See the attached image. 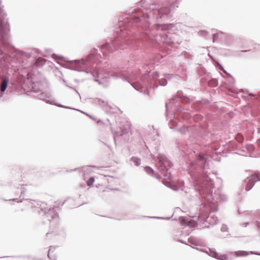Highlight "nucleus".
Instances as JSON below:
<instances>
[{
    "mask_svg": "<svg viewBox=\"0 0 260 260\" xmlns=\"http://www.w3.org/2000/svg\"><path fill=\"white\" fill-rule=\"evenodd\" d=\"M0 27V40L4 44L7 43L8 42L7 35L9 31V25L7 21L1 20Z\"/></svg>",
    "mask_w": 260,
    "mask_h": 260,
    "instance_id": "nucleus-1",
    "label": "nucleus"
},
{
    "mask_svg": "<svg viewBox=\"0 0 260 260\" xmlns=\"http://www.w3.org/2000/svg\"><path fill=\"white\" fill-rule=\"evenodd\" d=\"M230 254L235 255L236 256L239 257V256H248L249 254V252L246 251H238L234 252H231L230 253Z\"/></svg>",
    "mask_w": 260,
    "mask_h": 260,
    "instance_id": "nucleus-2",
    "label": "nucleus"
},
{
    "mask_svg": "<svg viewBox=\"0 0 260 260\" xmlns=\"http://www.w3.org/2000/svg\"><path fill=\"white\" fill-rule=\"evenodd\" d=\"M8 80L7 79H5V78L3 79L2 84H1V90L2 92H4L6 90V89L8 86Z\"/></svg>",
    "mask_w": 260,
    "mask_h": 260,
    "instance_id": "nucleus-3",
    "label": "nucleus"
},
{
    "mask_svg": "<svg viewBox=\"0 0 260 260\" xmlns=\"http://www.w3.org/2000/svg\"><path fill=\"white\" fill-rule=\"evenodd\" d=\"M249 179L250 181H251V182H252L253 183H254L256 181L259 180V177L258 175H257V174H253V175H251L249 177Z\"/></svg>",
    "mask_w": 260,
    "mask_h": 260,
    "instance_id": "nucleus-4",
    "label": "nucleus"
},
{
    "mask_svg": "<svg viewBox=\"0 0 260 260\" xmlns=\"http://www.w3.org/2000/svg\"><path fill=\"white\" fill-rule=\"evenodd\" d=\"M132 160L135 163L137 166H139L140 164V159L136 157H133Z\"/></svg>",
    "mask_w": 260,
    "mask_h": 260,
    "instance_id": "nucleus-5",
    "label": "nucleus"
},
{
    "mask_svg": "<svg viewBox=\"0 0 260 260\" xmlns=\"http://www.w3.org/2000/svg\"><path fill=\"white\" fill-rule=\"evenodd\" d=\"M218 84L217 81L216 79L211 80L209 82V85L210 86L214 87L217 86Z\"/></svg>",
    "mask_w": 260,
    "mask_h": 260,
    "instance_id": "nucleus-6",
    "label": "nucleus"
},
{
    "mask_svg": "<svg viewBox=\"0 0 260 260\" xmlns=\"http://www.w3.org/2000/svg\"><path fill=\"white\" fill-rule=\"evenodd\" d=\"M254 184V183L249 180L245 188L246 190L247 191L249 190L252 188Z\"/></svg>",
    "mask_w": 260,
    "mask_h": 260,
    "instance_id": "nucleus-7",
    "label": "nucleus"
},
{
    "mask_svg": "<svg viewBox=\"0 0 260 260\" xmlns=\"http://www.w3.org/2000/svg\"><path fill=\"white\" fill-rule=\"evenodd\" d=\"M94 179L92 177H91L87 181V184L88 185V186H91L93 183H94Z\"/></svg>",
    "mask_w": 260,
    "mask_h": 260,
    "instance_id": "nucleus-8",
    "label": "nucleus"
},
{
    "mask_svg": "<svg viewBox=\"0 0 260 260\" xmlns=\"http://www.w3.org/2000/svg\"><path fill=\"white\" fill-rule=\"evenodd\" d=\"M218 259L219 260H228V255H226L225 254L220 255L218 257Z\"/></svg>",
    "mask_w": 260,
    "mask_h": 260,
    "instance_id": "nucleus-9",
    "label": "nucleus"
},
{
    "mask_svg": "<svg viewBox=\"0 0 260 260\" xmlns=\"http://www.w3.org/2000/svg\"><path fill=\"white\" fill-rule=\"evenodd\" d=\"M145 170L148 173H151L153 172V170L149 167H146Z\"/></svg>",
    "mask_w": 260,
    "mask_h": 260,
    "instance_id": "nucleus-10",
    "label": "nucleus"
},
{
    "mask_svg": "<svg viewBox=\"0 0 260 260\" xmlns=\"http://www.w3.org/2000/svg\"><path fill=\"white\" fill-rule=\"evenodd\" d=\"M160 84H161V85L165 86V85H166V84H167V81H166V80H165V79H164V80H163L162 81V83H160Z\"/></svg>",
    "mask_w": 260,
    "mask_h": 260,
    "instance_id": "nucleus-11",
    "label": "nucleus"
},
{
    "mask_svg": "<svg viewBox=\"0 0 260 260\" xmlns=\"http://www.w3.org/2000/svg\"><path fill=\"white\" fill-rule=\"evenodd\" d=\"M217 36V34H216H216H214V35H213V41H215V39H216V38Z\"/></svg>",
    "mask_w": 260,
    "mask_h": 260,
    "instance_id": "nucleus-12",
    "label": "nucleus"
}]
</instances>
